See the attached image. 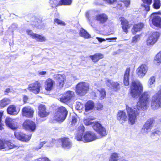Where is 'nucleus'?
<instances>
[{
	"instance_id": "obj_37",
	"label": "nucleus",
	"mask_w": 161,
	"mask_h": 161,
	"mask_svg": "<svg viewBox=\"0 0 161 161\" xmlns=\"http://www.w3.org/2000/svg\"><path fill=\"white\" fill-rule=\"evenodd\" d=\"M160 134V131L158 130H156L152 133L151 136L153 139L157 140L159 139L158 137Z\"/></svg>"
},
{
	"instance_id": "obj_36",
	"label": "nucleus",
	"mask_w": 161,
	"mask_h": 161,
	"mask_svg": "<svg viewBox=\"0 0 161 161\" xmlns=\"http://www.w3.org/2000/svg\"><path fill=\"white\" fill-rule=\"evenodd\" d=\"M10 100L7 98H5L0 101V107L2 108L4 107L10 103Z\"/></svg>"
},
{
	"instance_id": "obj_22",
	"label": "nucleus",
	"mask_w": 161,
	"mask_h": 161,
	"mask_svg": "<svg viewBox=\"0 0 161 161\" xmlns=\"http://www.w3.org/2000/svg\"><path fill=\"white\" fill-rule=\"evenodd\" d=\"M117 118L121 123H123L127 120V116L125 112L119 111L118 112Z\"/></svg>"
},
{
	"instance_id": "obj_24",
	"label": "nucleus",
	"mask_w": 161,
	"mask_h": 161,
	"mask_svg": "<svg viewBox=\"0 0 161 161\" xmlns=\"http://www.w3.org/2000/svg\"><path fill=\"white\" fill-rule=\"evenodd\" d=\"M122 25V28L123 31L126 33L128 32V29L130 28L128 21L124 17H121L120 18Z\"/></svg>"
},
{
	"instance_id": "obj_32",
	"label": "nucleus",
	"mask_w": 161,
	"mask_h": 161,
	"mask_svg": "<svg viewBox=\"0 0 161 161\" xmlns=\"http://www.w3.org/2000/svg\"><path fill=\"white\" fill-rule=\"evenodd\" d=\"M79 35L80 36L86 39L91 37V35L85 30L81 28L79 32Z\"/></svg>"
},
{
	"instance_id": "obj_29",
	"label": "nucleus",
	"mask_w": 161,
	"mask_h": 161,
	"mask_svg": "<svg viewBox=\"0 0 161 161\" xmlns=\"http://www.w3.org/2000/svg\"><path fill=\"white\" fill-rule=\"evenodd\" d=\"M95 104L93 101H89L85 104V109L86 112L92 110L94 107Z\"/></svg>"
},
{
	"instance_id": "obj_15",
	"label": "nucleus",
	"mask_w": 161,
	"mask_h": 161,
	"mask_svg": "<svg viewBox=\"0 0 161 161\" xmlns=\"http://www.w3.org/2000/svg\"><path fill=\"white\" fill-rule=\"evenodd\" d=\"M148 67L145 64H142L136 70L137 74L140 78H142L147 72Z\"/></svg>"
},
{
	"instance_id": "obj_45",
	"label": "nucleus",
	"mask_w": 161,
	"mask_h": 161,
	"mask_svg": "<svg viewBox=\"0 0 161 161\" xmlns=\"http://www.w3.org/2000/svg\"><path fill=\"white\" fill-rule=\"evenodd\" d=\"M140 40V36L139 35H136L132 38L131 43L133 45L136 43Z\"/></svg>"
},
{
	"instance_id": "obj_8",
	"label": "nucleus",
	"mask_w": 161,
	"mask_h": 161,
	"mask_svg": "<svg viewBox=\"0 0 161 161\" xmlns=\"http://www.w3.org/2000/svg\"><path fill=\"white\" fill-rule=\"evenodd\" d=\"M89 88V86L88 83L80 82L76 86V92L78 95L83 96L87 93Z\"/></svg>"
},
{
	"instance_id": "obj_48",
	"label": "nucleus",
	"mask_w": 161,
	"mask_h": 161,
	"mask_svg": "<svg viewBox=\"0 0 161 161\" xmlns=\"http://www.w3.org/2000/svg\"><path fill=\"white\" fill-rule=\"evenodd\" d=\"M31 135H26L25 134H23V136L22 138V139H24V140H21V141H27L29 140L31 138Z\"/></svg>"
},
{
	"instance_id": "obj_31",
	"label": "nucleus",
	"mask_w": 161,
	"mask_h": 161,
	"mask_svg": "<svg viewBox=\"0 0 161 161\" xmlns=\"http://www.w3.org/2000/svg\"><path fill=\"white\" fill-rule=\"evenodd\" d=\"M119 159V161H127L124 158H119L118 155L116 153H113L111 155L109 161H118Z\"/></svg>"
},
{
	"instance_id": "obj_40",
	"label": "nucleus",
	"mask_w": 161,
	"mask_h": 161,
	"mask_svg": "<svg viewBox=\"0 0 161 161\" xmlns=\"http://www.w3.org/2000/svg\"><path fill=\"white\" fill-rule=\"evenodd\" d=\"M155 82V77L152 76L150 77L148 81L149 86L152 87L154 86Z\"/></svg>"
},
{
	"instance_id": "obj_33",
	"label": "nucleus",
	"mask_w": 161,
	"mask_h": 161,
	"mask_svg": "<svg viewBox=\"0 0 161 161\" xmlns=\"http://www.w3.org/2000/svg\"><path fill=\"white\" fill-rule=\"evenodd\" d=\"M94 12L93 11H89L86 12V17L89 21H91L94 19L96 20V17H94Z\"/></svg>"
},
{
	"instance_id": "obj_62",
	"label": "nucleus",
	"mask_w": 161,
	"mask_h": 161,
	"mask_svg": "<svg viewBox=\"0 0 161 161\" xmlns=\"http://www.w3.org/2000/svg\"><path fill=\"white\" fill-rule=\"evenodd\" d=\"M46 72L44 71H42L39 72V74L41 75H43L46 74Z\"/></svg>"
},
{
	"instance_id": "obj_2",
	"label": "nucleus",
	"mask_w": 161,
	"mask_h": 161,
	"mask_svg": "<svg viewBox=\"0 0 161 161\" xmlns=\"http://www.w3.org/2000/svg\"><path fill=\"white\" fill-rule=\"evenodd\" d=\"M149 97L147 92H144L141 95L136 104V108L138 110H144L147 109L149 104Z\"/></svg>"
},
{
	"instance_id": "obj_41",
	"label": "nucleus",
	"mask_w": 161,
	"mask_h": 161,
	"mask_svg": "<svg viewBox=\"0 0 161 161\" xmlns=\"http://www.w3.org/2000/svg\"><path fill=\"white\" fill-rule=\"evenodd\" d=\"M72 0H61L58 2L59 5H70L72 2Z\"/></svg>"
},
{
	"instance_id": "obj_26",
	"label": "nucleus",
	"mask_w": 161,
	"mask_h": 161,
	"mask_svg": "<svg viewBox=\"0 0 161 161\" xmlns=\"http://www.w3.org/2000/svg\"><path fill=\"white\" fill-rule=\"evenodd\" d=\"M62 146L65 149H69L72 146V143L69 139L66 138H63L61 139Z\"/></svg>"
},
{
	"instance_id": "obj_5",
	"label": "nucleus",
	"mask_w": 161,
	"mask_h": 161,
	"mask_svg": "<svg viewBox=\"0 0 161 161\" xmlns=\"http://www.w3.org/2000/svg\"><path fill=\"white\" fill-rule=\"evenodd\" d=\"M68 114L66 108L63 106L58 108L55 113L53 119L59 122H62L66 119Z\"/></svg>"
},
{
	"instance_id": "obj_58",
	"label": "nucleus",
	"mask_w": 161,
	"mask_h": 161,
	"mask_svg": "<svg viewBox=\"0 0 161 161\" xmlns=\"http://www.w3.org/2000/svg\"><path fill=\"white\" fill-rule=\"evenodd\" d=\"M104 1L109 4L113 3L116 1V0H104Z\"/></svg>"
},
{
	"instance_id": "obj_27",
	"label": "nucleus",
	"mask_w": 161,
	"mask_h": 161,
	"mask_svg": "<svg viewBox=\"0 0 161 161\" xmlns=\"http://www.w3.org/2000/svg\"><path fill=\"white\" fill-rule=\"evenodd\" d=\"M107 15L104 14H98L96 16V20L100 23H105L108 19Z\"/></svg>"
},
{
	"instance_id": "obj_25",
	"label": "nucleus",
	"mask_w": 161,
	"mask_h": 161,
	"mask_svg": "<svg viewBox=\"0 0 161 161\" xmlns=\"http://www.w3.org/2000/svg\"><path fill=\"white\" fill-rule=\"evenodd\" d=\"M130 70V68H127L124 73L123 78V82L124 85L125 86H127L129 84Z\"/></svg>"
},
{
	"instance_id": "obj_12",
	"label": "nucleus",
	"mask_w": 161,
	"mask_h": 161,
	"mask_svg": "<svg viewBox=\"0 0 161 161\" xmlns=\"http://www.w3.org/2000/svg\"><path fill=\"white\" fill-rule=\"evenodd\" d=\"M41 86V83L38 81H36L29 85L27 89L30 92L37 94L39 92Z\"/></svg>"
},
{
	"instance_id": "obj_6",
	"label": "nucleus",
	"mask_w": 161,
	"mask_h": 161,
	"mask_svg": "<svg viewBox=\"0 0 161 161\" xmlns=\"http://www.w3.org/2000/svg\"><path fill=\"white\" fill-rule=\"evenodd\" d=\"M126 109L128 117L129 122L131 125H133L137 120V117L139 114V111L136 108H132L126 106Z\"/></svg>"
},
{
	"instance_id": "obj_7",
	"label": "nucleus",
	"mask_w": 161,
	"mask_h": 161,
	"mask_svg": "<svg viewBox=\"0 0 161 161\" xmlns=\"http://www.w3.org/2000/svg\"><path fill=\"white\" fill-rule=\"evenodd\" d=\"M152 109H156L161 106V90H159L152 97L151 102Z\"/></svg>"
},
{
	"instance_id": "obj_38",
	"label": "nucleus",
	"mask_w": 161,
	"mask_h": 161,
	"mask_svg": "<svg viewBox=\"0 0 161 161\" xmlns=\"http://www.w3.org/2000/svg\"><path fill=\"white\" fill-rule=\"evenodd\" d=\"M33 39H35L36 41L40 42H43L46 41V38L44 36L37 34L34 35Z\"/></svg>"
},
{
	"instance_id": "obj_60",
	"label": "nucleus",
	"mask_w": 161,
	"mask_h": 161,
	"mask_svg": "<svg viewBox=\"0 0 161 161\" xmlns=\"http://www.w3.org/2000/svg\"><path fill=\"white\" fill-rule=\"evenodd\" d=\"M76 122V118L75 117H73L72 119V123L73 124H75V123Z\"/></svg>"
},
{
	"instance_id": "obj_17",
	"label": "nucleus",
	"mask_w": 161,
	"mask_h": 161,
	"mask_svg": "<svg viewBox=\"0 0 161 161\" xmlns=\"http://www.w3.org/2000/svg\"><path fill=\"white\" fill-rule=\"evenodd\" d=\"M54 79L56 80L58 86L60 87L63 86L65 81L66 80V77L65 75L58 74L54 75Z\"/></svg>"
},
{
	"instance_id": "obj_18",
	"label": "nucleus",
	"mask_w": 161,
	"mask_h": 161,
	"mask_svg": "<svg viewBox=\"0 0 161 161\" xmlns=\"http://www.w3.org/2000/svg\"><path fill=\"white\" fill-rule=\"evenodd\" d=\"M22 115L27 118H31L33 116L34 110L30 106L23 108L22 110Z\"/></svg>"
},
{
	"instance_id": "obj_39",
	"label": "nucleus",
	"mask_w": 161,
	"mask_h": 161,
	"mask_svg": "<svg viewBox=\"0 0 161 161\" xmlns=\"http://www.w3.org/2000/svg\"><path fill=\"white\" fill-rule=\"evenodd\" d=\"M97 92L99 93L100 98L101 99H104L106 96V92L104 89L103 88H100L97 89Z\"/></svg>"
},
{
	"instance_id": "obj_4",
	"label": "nucleus",
	"mask_w": 161,
	"mask_h": 161,
	"mask_svg": "<svg viewBox=\"0 0 161 161\" xmlns=\"http://www.w3.org/2000/svg\"><path fill=\"white\" fill-rule=\"evenodd\" d=\"M130 90V93L132 97L134 98L137 97L142 91V85L139 81L134 80L132 82Z\"/></svg>"
},
{
	"instance_id": "obj_16",
	"label": "nucleus",
	"mask_w": 161,
	"mask_h": 161,
	"mask_svg": "<svg viewBox=\"0 0 161 161\" xmlns=\"http://www.w3.org/2000/svg\"><path fill=\"white\" fill-rule=\"evenodd\" d=\"M74 96V92L68 91L65 92L60 98V101L63 103H66L70 101Z\"/></svg>"
},
{
	"instance_id": "obj_44",
	"label": "nucleus",
	"mask_w": 161,
	"mask_h": 161,
	"mask_svg": "<svg viewBox=\"0 0 161 161\" xmlns=\"http://www.w3.org/2000/svg\"><path fill=\"white\" fill-rule=\"evenodd\" d=\"M23 133L19 132H14V135L15 137L19 140H24V139H22V138L23 137Z\"/></svg>"
},
{
	"instance_id": "obj_52",
	"label": "nucleus",
	"mask_w": 161,
	"mask_h": 161,
	"mask_svg": "<svg viewBox=\"0 0 161 161\" xmlns=\"http://www.w3.org/2000/svg\"><path fill=\"white\" fill-rule=\"evenodd\" d=\"M103 105L100 103H98L96 105V108L97 110H101L103 108Z\"/></svg>"
},
{
	"instance_id": "obj_13",
	"label": "nucleus",
	"mask_w": 161,
	"mask_h": 161,
	"mask_svg": "<svg viewBox=\"0 0 161 161\" xmlns=\"http://www.w3.org/2000/svg\"><path fill=\"white\" fill-rule=\"evenodd\" d=\"M153 121L151 119L148 120L143 125L141 130V133L143 135H146L150 131L153 127Z\"/></svg>"
},
{
	"instance_id": "obj_42",
	"label": "nucleus",
	"mask_w": 161,
	"mask_h": 161,
	"mask_svg": "<svg viewBox=\"0 0 161 161\" xmlns=\"http://www.w3.org/2000/svg\"><path fill=\"white\" fill-rule=\"evenodd\" d=\"M161 3L159 0H154L153 8L156 9H159L161 6Z\"/></svg>"
},
{
	"instance_id": "obj_19",
	"label": "nucleus",
	"mask_w": 161,
	"mask_h": 161,
	"mask_svg": "<svg viewBox=\"0 0 161 161\" xmlns=\"http://www.w3.org/2000/svg\"><path fill=\"white\" fill-rule=\"evenodd\" d=\"M38 115L41 117L44 118L47 117L49 114V113L46 109L45 106L41 104L38 107Z\"/></svg>"
},
{
	"instance_id": "obj_64",
	"label": "nucleus",
	"mask_w": 161,
	"mask_h": 161,
	"mask_svg": "<svg viewBox=\"0 0 161 161\" xmlns=\"http://www.w3.org/2000/svg\"><path fill=\"white\" fill-rule=\"evenodd\" d=\"M10 89L9 88H7L6 89V90L5 91V93H9V92H10Z\"/></svg>"
},
{
	"instance_id": "obj_35",
	"label": "nucleus",
	"mask_w": 161,
	"mask_h": 161,
	"mask_svg": "<svg viewBox=\"0 0 161 161\" xmlns=\"http://www.w3.org/2000/svg\"><path fill=\"white\" fill-rule=\"evenodd\" d=\"M145 4H146L147 5L143 4L142 6L144 9L146 11H148L150 10V7L149 5L152 3V0H142Z\"/></svg>"
},
{
	"instance_id": "obj_30",
	"label": "nucleus",
	"mask_w": 161,
	"mask_h": 161,
	"mask_svg": "<svg viewBox=\"0 0 161 161\" xmlns=\"http://www.w3.org/2000/svg\"><path fill=\"white\" fill-rule=\"evenodd\" d=\"M143 27V24L142 23L135 25L132 30L133 34H135L137 31H141Z\"/></svg>"
},
{
	"instance_id": "obj_21",
	"label": "nucleus",
	"mask_w": 161,
	"mask_h": 161,
	"mask_svg": "<svg viewBox=\"0 0 161 161\" xmlns=\"http://www.w3.org/2000/svg\"><path fill=\"white\" fill-rule=\"evenodd\" d=\"M55 82L52 79L48 78L47 79L44 83V87L45 90L48 92L51 91L53 87Z\"/></svg>"
},
{
	"instance_id": "obj_57",
	"label": "nucleus",
	"mask_w": 161,
	"mask_h": 161,
	"mask_svg": "<svg viewBox=\"0 0 161 161\" xmlns=\"http://www.w3.org/2000/svg\"><path fill=\"white\" fill-rule=\"evenodd\" d=\"M38 161H50L49 159L46 157H44L38 158Z\"/></svg>"
},
{
	"instance_id": "obj_10",
	"label": "nucleus",
	"mask_w": 161,
	"mask_h": 161,
	"mask_svg": "<svg viewBox=\"0 0 161 161\" xmlns=\"http://www.w3.org/2000/svg\"><path fill=\"white\" fill-rule=\"evenodd\" d=\"M23 128L25 130L34 131L36 128V125L33 121L27 119L25 120L23 124Z\"/></svg>"
},
{
	"instance_id": "obj_34",
	"label": "nucleus",
	"mask_w": 161,
	"mask_h": 161,
	"mask_svg": "<svg viewBox=\"0 0 161 161\" xmlns=\"http://www.w3.org/2000/svg\"><path fill=\"white\" fill-rule=\"evenodd\" d=\"M154 63L156 65H159L161 63V51L158 53L155 56Z\"/></svg>"
},
{
	"instance_id": "obj_46",
	"label": "nucleus",
	"mask_w": 161,
	"mask_h": 161,
	"mask_svg": "<svg viewBox=\"0 0 161 161\" xmlns=\"http://www.w3.org/2000/svg\"><path fill=\"white\" fill-rule=\"evenodd\" d=\"M83 105L82 104L78 102L76 103L75 108L77 110H81L83 109Z\"/></svg>"
},
{
	"instance_id": "obj_11",
	"label": "nucleus",
	"mask_w": 161,
	"mask_h": 161,
	"mask_svg": "<svg viewBox=\"0 0 161 161\" xmlns=\"http://www.w3.org/2000/svg\"><path fill=\"white\" fill-rule=\"evenodd\" d=\"M6 125L13 130H15L18 128L17 120L9 117L6 118L5 120Z\"/></svg>"
},
{
	"instance_id": "obj_49",
	"label": "nucleus",
	"mask_w": 161,
	"mask_h": 161,
	"mask_svg": "<svg viewBox=\"0 0 161 161\" xmlns=\"http://www.w3.org/2000/svg\"><path fill=\"white\" fill-rule=\"evenodd\" d=\"M5 141L4 142L0 140V149L6 148V146L5 145Z\"/></svg>"
},
{
	"instance_id": "obj_14",
	"label": "nucleus",
	"mask_w": 161,
	"mask_h": 161,
	"mask_svg": "<svg viewBox=\"0 0 161 161\" xmlns=\"http://www.w3.org/2000/svg\"><path fill=\"white\" fill-rule=\"evenodd\" d=\"M150 19L154 26L161 28V18L156 13H153L151 15Z\"/></svg>"
},
{
	"instance_id": "obj_20",
	"label": "nucleus",
	"mask_w": 161,
	"mask_h": 161,
	"mask_svg": "<svg viewBox=\"0 0 161 161\" xmlns=\"http://www.w3.org/2000/svg\"><path fill=\"white\" fill-rule=\"evenodd\" d=\"M106 83L108 86L114 89L115 91H117L120 88L119 84L117 82H113V81L109 79H107Z\"/></svg>"
},
{
	"instance_id": "obj_47",
	"label": "nucleus",
	"mask_w": 161,
	"mask_h": 161,
	"mask_svg": "<svg viewBox=\"0 0 161 161\" xmlns=\"http://www.w3.org/2000/svg\"><path fill=\"white\" fill-rule=\"evenodd\" d=\"M59 1H57L56 0H51L50 1L49 3L50 4V5L52 7H54L57 6L59 5L58 2Z\"/></svg>"
},
{
	"instance_id": "obj_61",
	"label": "nucleus",
	"mask_w": 161,
	"mask_h": 161,
	"mask_svg": "<svg viewBox=\"0 0 161 161\" xmlns=\"http://www.w3.org/2000/svg\"><path fill=\"white\" fill-rule=\"evenodd\" d=\"M28 99V97L26 96H25L23 97V100L25 103L26 102Z\"/></svg>"
},
{
	"instance_id": "obj_9",
	"label": "nucleus",
	"mask_w": 161,
	"mask_h": 161,
	"mask_svg": "<svg viewBox=\"0 0 161 161\" xmlns=\"http://www.w3.org/2000/svg\"><path fill=\"white\" fill-rule=\"evenodd\" d=\"M159 36V33L158 32H154L152 33L147 40V45L148 46L153 45L157 42Z\"/></svg>"
},
{
	"instance_id": "obj_59",
	"label": "nucleus",
	"mask_w": 161,
	"mask_h": 161,
	"mask_svg": "<svg viewBox=\"0 0 161 161\" xmlns=\"http://www.w3.org/2000/svg\"><path fill=\"white\" fill-rule=\"evenodd\" d=\"M96 38L97 39V40L99 41V42L100 43L102 42L103 41H105V39H104L101 38L96 37Z\"/></svg>"
},
{
	"instance_id": "obj_55",
	"label": "nucleus",
	"mask_w": 161,
	"mask_h": 161,
	"mask_svg": "<svg viewBox=\"0 0 161 161\" xmlns=\"http://www.w3.org/2000/svg\"><path fill=\"white\" fill-rule=\"evenodd\" d=\"M69 80L68 82L69 83L72 82V81H75L76 79V77L74 76H71L69 78Z\"/></svg>"
},
{
	"instance_id": "obj_50",
	"label": "nucleus",
	"mask_w": 161,
	"mask_h": 161,
	"mask_svg": "<svg viewBox=\"0 0 161 161\" xmlns=\"http://www.w3.org/2000/svg\"><path fill=\"white\" fill-rule=\"evenodd\" d=\"M54 22L58 25H65L64 22H63L58 19H55Z\"/></svg>"
},
{
	"instance_id": "obj_1",
	"label": "nucleus",
	"mask_w": 161,
	"mask_h": 161,
	"mask_svg": "<svg viewBox=\"0 0 161 161\" xmlns=\"http://www.w3.org/2000/svg\"><path fill=\"white\" fill-rule=\"evenodd\" d=\"M84 130L85 127L83 124H81L78 127V132L76 135V139L78 141L89 142L102 137L100 135L98 136H97L94 133L91 131H87L83 134Z\"/></svg>"
},
{
	"instance_id": "obj_63",
	"label": "nucleus",
	"mask_w": 161,
	"mask_h": 161,
	"mask_svg": "<svg viewBox=\"0 0 161 161\" xmlns=\"http://www.w3.org/2000/svg\"><path fill=\"white\" fill-rule=\"evenodd\" d=\"M117 39L116 37L115 38H107L106 39V40H116Z\"/></svg>"
},
{
	"instance_id": "obj_43",
	"label": "nucleus",
	"mask_w": 161,
	"mask_h": 161,
	"mask_svg": "<svg viewBox=\"0 0 161 161\" xmlns=\"http://www.w3.org/2000/svg\"><path fill=\"white\" fill-rule=\"evenodd\" d=\"M5 144L6 146V148L8 147L9 149H11L16 147V146L8 141H5Z\"/></svg>"
},
{
	"instance_id": "obj_51",
	"label": "nucleus",
	"mask_w": 161,
	"mask_h": 161,
	"mask_svg": "<svg viewBox=\"0 0 161 161\" xmlns=\"http://www.w3.org/2000/svg\"><path fill=\"white\" fill-rule=\"evenodd\" d=\"M26 32L28 35L30 36L32 38H33L34 35H35L36 33H33L30 30H27Z\"/></svg>"
},
{
	"instance_id": "obj_53",
	"label": "nucleus",
	"mask_w": 161,
	"mask_h": 161,
	"mask_svg": "<svg viewBox=\"0 0 161 161\" xmlns=\"http://www.w3.org/2000/svg\"><path fill=\"white\" fill-rule=\"evenodd\" d=\"M121 2H123L126 7H127L130 4V1L129 0H121Z\"/></svg>"
},
{
	"instance_id": "obj_56",
	"label": "nucleus",
	"mask_w": 161,
	"mask_h": 161,
	"mask_svg": "<svg viewBox=\"0 0 161 161\" xmlns=\"http://www.w3.org/2000/svg\"><path fill=\"white\" fill-rule=\"evenodd\" d=\"M46 143V142H40L39 144V146L38 147H36L35 149L37 150L41 149V147H42L43 145L44 144Z\"/></svg>"
},
{
	"instance_id": "obj_3",
	"label": "nucleus",
	"mask_w": 161,
	"mask_h": 161,
	"mask_svg": "<svg viewBox=\"0 0 161 161\" xmlns=\"http://www.w3.org/2000/svg\"><path fill=\"white\" fill-rule=\"evenodd\" d=\"M89 118L84 119L83 120L84 124L86 125L93 124V128L101 137L107 134L106 130L102 125L98 122H92Z\"/></svg>"
},
{
	"instance_id": "obj_28",
	"label": "nucleus",
	"mask_w": 161,
	"mask_h": 161,
	"mask_svg": "<svg viewBox=\"0 0 161 161\" xmlns=\"http://www.w3.org/2000/svg\"><path fill=\"white\" fill-rule=\"evenodd\" d=\"M104 57L103 55L100 53H97L93 55L89 56L90 58L93 62H97L100 59L103 58Z\"/></svg>"
},
{
	"instance_id": "obj_54",
	"label": "nucleus",
	"mask_w": 161,
	"mask_h": 161,
	"mask_svg": "<svg viewBox=\"0 0 161 161\" xmlns=\"http://www.w3.org/2000/svg\"><path fill=\"white\" fill-rule=\"evenodd\" d=\"M3 115V113L0 112V130H2L3 129V124L1 122L2 117Z\"/></svg>"
},
{
	"instance_id": "obj_23",
	"label": "nucleus",
	"mask_w": 161,
	"mask_h": 161,
	"mask_svg": "<svg viewBox=\"0 0 161 161\" xmlns=\"http://www.w3.org/2000/svg\"><path fill=\"white\" fill-rule=\"evenodd\" d=\"M19 110L16 108L14 105H10L8 108L7 111L8 113L12 115H16L19 113Z\"/></svg>"
}]
</instances>
